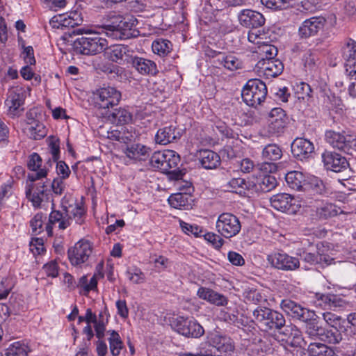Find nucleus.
I'll list each match as a JSON object with an SVG mask.
<instances>
[{"mask_svg": "<svg viewBox=\"0 0 356 356\" xmlns=\"http://www.w3.org/2000/svg\"><path fill=\"white\" fill-rule=\"evenodd\" d=\"M281 309L293 318L305 323L307 343L311 341H323L328 343L336 344L341 339V334L338 330H325L318 325L317 315L315 312L302 307L300 304L291 299H283L280 302Z\"/></svg>", "mask_w": 356, "mask_h": 356, "instance_id": "obj_1", "label": "nucleus"}, {"mask_svg": "<svg viewBox=\"0 0 356 356\" xmlns=\"http://www.w3.org/2000/svg\"><path fill=\"white\" fill-rule=\"evenodd\" d=\"M136 19L132 16L124 17L110 14L102 25L107 35L115 39L126 40L133 37V29L136 25Z\"/></svg>", "mask_w": 356, "mask_h": 356, "instance_id": "obj_2", "label": "nucleus"}, {"mask_svg": "<svg viewBox=\"0 0 356 356\" xmlns=\"http://www.w3.org/2000/svg\"><path fill=\"white\" fill-rule=\"evenodd\" d=\"M252 321L264 331L280 330L286 323L282 314L262 306H257L252 310Z\"/></svg>", "mask_w": 356, "mask_h": 356, "instance_id": "obj_3", "label": "nucleus"}, {"mask_svg": "<svg viewBox=\"0 0 356 356\" xmlns=\"http://www.w3.org/2000/svg\"><path fill=\"white\" fill-rule=\"evenodd\" d=\"M86 36L78 38L73 42V49L76 54L95 55L107 48L108 41L96 33H86Z\"/></svg>", "mask_w": 356, "mask_h": 356, "instance_id": "obj_4", "label": "nucleus"}, {"mask_svg": "<svg viewBox=\"0 0 356 356\" xmlns=\"http://www.w3.org/2000/svg\"><path fill=\"white\" fill-rule=\"evenodd\" d=\"M325 136L326 141L333 148L350 155L356 152V134L351 131L328 130Z\"/></svg>", "mask_w": 356, "mask_h": 356, "instance_id": "obj_5", "label": "nucleus"}, {"mask_svg": "<svg viewBox=\"0 0 356 356\" xmlns=\"http://www.w3.org/2000/svg\"><path fill=\"white\" fill-rule=\"evenodd\" d=\"M122 95L116 88L111 86L101 88L93 94V105L97 110L102 111V115H108L111 108L117 106Z\"/></svg>", "mask_w": 356, "mask_h": 356, "instance_id": "obj_6", "label": "nucleus"}, {"mask_svg": "<svg viewBox=\"0 0 356 356\" xmlns=\"http://www.w3.org/2000/svg\"><path fill=\"white\" fill-rule=\"evenodd\" d=\"M266 95V83L259 79H252L248 81L241 92L243 102L252 107L260 105L265 100Z\"/></svg>", "mask_w": 356, "mask_h": 356, "instance_id": "obj_7", "label": "nucleus"}, {"mask_svg": "<svg viewBox=\"0 0 356 356\" xmlns=\"http://www.w3.org/2000/svg\"><path fill=\"white\" fill-rule=\"evenodd\" d=\"M267 261L272 267L282 271H295L300 268V259L281 250L268 255Z\"/></svg>", "mask_w": 356, "mask_h": 356, "instance_id": "obj_8", "label": "nucleus"}, {"mask_svg": "<svg viewBox=\"0 0 356 356\" xmlns=\"http://www.w3.org/2000/svg\"><path fill=\"white\" fill-rule=\"evenodd\" d=\"M216 226L218 232L226 238L235 236L241 229L239 219L230 213L220 214L218 218Z\"/></svg>", "mask_w": 356, "mask_h": 356, "instance_id": "obj_9", "label": "nucleus"}, {"mask_svg": "<svg viewBox=\"0 0 356 356\" xmlns=\"http://www.w3.org/2000/svg\"><path fill=\"white\" fill-rule=\"evenodd\" d=\"M277 332L276 334L277 340L284 341L291 347L301 346L302 343L306 345L308 342L302 338L301 331L295 325L284 324V327Z\"/></svg>", "mask_w": 356, "mask_h": 356, "instance_id": "obj_10", "label": "nucleus"}, {"mask_svg": "<svg viewBox=\"0 0 356 356\" xmlns=\"http://www.w3.org/2000/svg\"><path fill=\"white\" fill-rule=\"evenodd\" d=\"M24 95L21 88H13L8 90L5 105L8 107L7 114L12 118L20 115L23 108L20 107L24 104Z\"/></svg>", "mask_w": 356, "mask_h": 356, "instance_id": "obj_11", "label": "nucleus"}, {"mask_svg": "<svg viewBox=\"0 0 356 356\" xmlns=\"http://www.w3.org/2000/svg\"><path fill=\"white\" fill-rule=\"evenodd\" d=\"M315 300H313L314 305L317 307L323 309H333L344 307L347 302L339 295L332 293H319L314 295Z\"/></svg>", "mask_w": 356, "mask_h": 356, "instance_id": "obj_12", "label": "nucleus"}, {"mask_svg": "<svg viewBox=\"0 0 356 356\" xmlns=\"http://www.w3.org/2000/svg\"><path fill=\"white\" fill-rule=\"evenodd\" d=\"M104 55L108 60L118 64L128 63L132 58V51L127 45L117 44L107 48L104 50Z\"/></svg>", "mask_w": 356, "mask_h": 356, "instance_id": "obj_13", "label": "nucleus"}, {"mask_svg": "<svg viewBox=\"0 0 356 356\" xmlns=\"http://www.w3.org/2000/svg\"><path fill=\"white\" fill-rule=\"evenodd\" d=\"M288 118L285 111L281 108H273L268 118V131L270 134L282 133L287 124Z\"/></svg>", "mask_w": 356, "mask_h": 356, "instance_id": "obj_14", "label": "nucleus"}, {"mask_svg": "<svg viewBox=\"0 0 356 356\" xmlns=\"http://www.w3.org/2000/svg\"><path fill=\"white\" fill-rule=\"evenodd\" d=\"M92 253L90 244L88 241H80L67 252L68 258L74 266L80 265L86 261Z\"/></svg>", "mask_w": 356, "mask_h": 356, "instance_id": "obj_15", "label": "nucleus"}, {"mask_svg": "<svg viewBox=\"0 0 356 356\" xmlns=\"http://www.w3.org/2000/svg\"><path fill=\"white\" fill-rule=\"evenodd\" d=\"M325 24L323 17H312L305 19L298 29V35L301 38H308L316 35L321 31Z\"/></svg>", "mask_w": 356, "mask_h": 356, "instance_id": "obj_16", "label": "nucleus"}, {"mask_svg": "<svg viewBox=\"0 0 356 356\" xmlns=\"http://www.w3.org/2000/svg\"><path fill=\"white\" fill-rule=\"evenodd\" d=\"M291 152L298 160L306 161L312 157L314 145L307 139L297 138L291 144Z\"/></svg>", "mask_w": 356, "mask_h": 356, "instance_id": "obj_17", "label": "nucleus"}, {"mask_svg": "<svg viewBox=\"0 0 356 356\" xmlns=\"http://www.w3.org/2000/svg\"><path fill=\"white\" fill-rule=\"evenodd\" d=\"M26 197L34 207L39 208L44 197L48 199V191L44 182L29 184L26 187Z\"/></svg>", "mask_w": 356, "mask_h": 356, "instance_id": "obj_18", "label": "nucleus"}, {"mask_svg": "<svg viewBox=\"0 0 356 356\" xmlns=\"http://www.w3.org/2000/svg\"><path fill=\"white\" fill-rule=\"evenodd\" d=\"M257 67L259 73L267 79L280 75L284 70L283 63L278 59L262 58Z\"/></svg>", "mask_w": 356, "mask_h": 356, "instance_id": "obj_19", "label": "nucleus"}, {"mask_svg": "<svg viewBox=\"0 0 356 356\" xmlns=\"http://www.w3.org/2000/svg\"><path fill=\"white\" fill-rule=\"evenodd\" d=\"M322 158L325 168L335 172H341L349 166L346 158L336 152H325Z\"/></svg>", "mask_w": 356, "mask_h": 356, "instance_id": "obj_20", "label": "nucleus"}, {"mask_svg": "<svg viewBox=\"0 0 356 356\" xmlns=\"http://www.w3.org/2000/svg\"><path fill=\"white\" fill-rule=\"evenodd\" d=\"M129 64L143 76H155L159 73L156 63L146 58L133 56Z\"/></svg>", "mask_w": 356, "mask_h": 356, "instance_id": "obj_21", "label": "nucleus"}, {"mask_svg": "<svg viewBox=\"0 0 356 356\" xmlns=\"http://www.w3.org/2000/svg\"><path fill=\"white\" fill-rule=\"evenodd\" d=\"M241 25L246 28L255 29L262 26L265 24L263 15L257 11L244 9L238 16Z\"/></svg>", "mask_w": 356, "mask_h": 356, "instance_id": "obj_22", "label": "nucleus"}, {"mask_svg": "<svg viewBox=\"0 0 356 356\" xmlns=\"http://www.w3.org/2000/svg\"><path fill=\"white\" fill-rule=\"evenodd\" d=\"M204 333V328L196 321L179 316V334L186 337L198 338Z\"/></svg>", "mask_w": 356, "mask_h": 356, "instance_id": "obj_23", "label": "nucleus"}, {"mask_svg": "<svg viewBox=\"0 0 356 356\" xmlns=\"http://www.w3.org/2000/svg\"><path fill=\"white\" fill-rule=\"evenodd\" d=\"M271 206L280 211L293 213L296 211L295 200L289 194L279 193L273 195L270 199Z\"/></svg>", "mask_w": 356, "mask_h": 356, "instance_id": "obj_24", "label": "nucleus"}, {"mask_svg": "<svg viewBox=\"0 0 356 356\" xmlns=\"http://www.w3.org/2000/svg\"><path fill=\"white\" fill-rule=\"evenodd\" d=\"M62 212L57 210H52L49 217V224L46 226L47 232L49 235L52 233V225L58 222V227L60 229H65L70 225V219L72 216L68 214L67 207H65Z\"/></svg>", "mask_w": 356, "mask_h": 356, "instance_id": "obj_25", "label": "nucleus"}, {"mask_svg": "<svg viewBox=\"0 0 356 356\" xmlns=\"http://www.w3.org/2000/svg\"><path fill=\"white\" fill-rule=\"evenodd\" d=\"M140 134L132 126L122 127L120 130L111 132L109 138L116 141L129 144L138 140Z\"/></svg>", "mask_w": 356, "mask_h": 356, "instance_id": "obj_26", "label": "nucleus"}, {"mask_svg": "<svg viewBox=\"0 0 356 356\" xmlns=\"http://www.w3.org/2000/svg\"><path fill=\"white\" fill-rule=\"evenodd\" d=\"M151 149L140 143L128 145L124 153L126 156L135 161H145L149 156Z\"/></svg>", "mask_w": 356, "mask_h": 356, "instance_id": "obj_27", "label": "nucleus"}, {"mask_svg": "<svg viewBox=\"0 0 356 356\" xmlns=\"http://www.w3.org/2000/svg\"><path fill=\"white\" fill-rule=\"evenodd\" d=\"M208 339L216 349V353H228L234 350L232 339L226 336L220 335L218 332H211L208 334Z\"/></svg>", "mask_w": 356, "mask_h": 356, "instance_id": "obj_28", "label": "nucleus"}, {"mask_svg": "<svg viewBox=\"0 0 356 356\" xmlns=\"http://www.w3.org/2000/svg\"><path fill=\"white\" fill-rule=\"evenodd\" d=\"M197 295L200 298L218 307L225 306L228 303L227 297L209 288H199Z\"/></svg>", "mask_w": 356, "mask_h": 356, "instance_id": "obj_29", "label": "nucleus"}, {"mask_svg": "<svg viewBox=\"0 0 356 356\" xmlns=\"http://www.w3.org/2000/svg\"><path fill=\"white\" fill-rule=\"evenodd\" d=\"M285 180L291 189L297 191H305L309 186L305 175L300 171H291L286 173Z\"/></svg>", "mask_w": 356, "mask_h": 356, "instance_id": "obj_30", "label": "nucleus"}, {"mask_svg": "<svg viewBox=\"0 0 356 356\" xmlns=\"http://www.w3.org/2000/svg\"><path fill=\"white\" fill-rule=\"evenodd\" d=\"M198 159L202 166L205 169H215L220 164L219 155L209 149L200 150Z\"/></svg>", "mask_w": 356, "mask_h": 356, "instance_id": "obj_31", "label": "nucleus"}, {"mask_svg": "<svg viewBox=\"0 0 356 356\" xmlns=\"http://www.w3.org/2000/svg\"><path fill=\"white\" fill-rule=\"evenodd\" d=\"M178 154L174 150H167L166 162L164 163V172L171 180L178 181Z\"/></svg>", "mask_w": 356, "mask_h": 356, "instance_id": "obj_32", "label": "nucleus"}, {"mask_svg": "<svg viewBox=\"0 0 356 356\" xmlns=\"http://www.w3.org/2000/svg\"><path fill=\"white\" fill-rule=\"evenodd\" d=\"M104 117L112 120L113 122L121 124H128L132 120L131 113L125 108H113Z\"/></svg>", "mask_w": 356, "mask_h": 356, "instance_id": "obj_33", "label": "nucleus"}, {"mask_svg": "<svg viewBox=\"0 0 356 356\" xmlns=\"http://www.w3.org/2000/svg\"><path fill=\"white\" fill-rule=\"evenodd\" d=\"M216 349L212 346L210 339L202 342L196 352L179 351V356H216Z\"/></svg>", "mask_w": 356, "mask_h": 356, "instance_id": "obj_34", "label": "nucleus"}, {"mask_svg": "<svg viewBox=\"0 0 356 356\" xmlns=\"http://www.w3.org/2000/svg\"><path fill=\"white\" fill-rule=\"evenodd\" d=\"M298 255L300 256V259L310 265H316L318 264H325L328 265L330 264V258L327 256L320 254L318 252L303 251L302 252L299 253Z\"/></svg>", "mask_w": 356, "mask_h": 356, "instance_id": "obj_35", "label": "nucleus"}, {"mask_svg": "<svg viewBox=\"0 0 356 356\" xmlns=\"http://www.w3.org/2000/svg\"><path fill=\"white\" fill-rule=\"evenodd\" d=\"M282 156L281 147L275 143L265 145L262 149L261 158L264 161H276Z\"/></svg>", "mask_w": 356, "mask_h": 356, "instance_id": "obj_36", "label": "nucleus"}, {"mask_svg": "<svg viewBox=\"0 0 356 356\" xmlns=\"http://www.w3.org/2000/svg\"><path fill=\"white\" fill-rule=\"evenodd\" d=\"M25 132L30 138L33 140H40L47 135L45 127L39 120L32 121L31 124L25 128Z\"/></svg>", "mask_w": 356, "mask_h": 356, "instance_id": "obj_37", "label": "nucleus"}, {"mask_svg": "<svg viewBox=\"0 0 356 356\" xmlns=\"http://www.w3.org/2000/svg\"><path fill=\"white\" fill-rule=\"evenodd\" d=\"M31 352V348L22 341L10 344L5 351L6 356H28Z\"/></svg>", "mask_w": 356, "mask_h": 356, "instance_id": "obj_38", "label": "nucleus"}, {"mask_svg": "<svg viewBox=\"0 0 356 356\" xmlns=\"http://www.w3.org/2000/svg\"><path fill=\"white\" fill-rule=\"evenodd\" d=\"M175 129L172 127H165L159 129L155 136L157 143L167 145L176 139Z\"/></svg>", "mask_w": 356, "mask_h": 356, "instance_id": "obj_39", "label": "nucleus"}, {"mask_svg": "<svg viewBox=\"0 0 356 356\" xmlns=\"http://www.w3.org/2000/svg\"><path fill=\"white\" fill-rule=\"evenodd\" d=\"M56 18V22L59 23L58 27H74L80 25L83 19L80 17V15L77 13H71L67 17L60 15L56 17H54L53 19Z\"/></svg>", "mask_w": 356, "mask_h": 356, "instance_id": "obj_40", "label": "nucleus"}, {"mask_svg": "<svg viewBox=\"0 0 356 356\" xmlns=\"http://www.w3.org/2000/svg\"><path fill=\"white\" fill-rule=\"evenodd\" d=\"M218 61L225 68L234 71L243 67V62L234 55L222 56Z\"/></svg>", "mask_w": 356, "mask_h": 356, "instance_id": "obj_41", "label": "nucleus"}, {"mask_svg": "<svg viewBox=\"0 0 356 356\" xmlns=\"http://www.w3.org/2000/svg\"><path fill=\"white\" fill-rule=\"evenodd\" d=\"M152 49L154 54L164 56L171 51L172 44L168 40L159 39L153 42Z\"/></svg>", "mask_w": 356, "mask_h": 356, "instance_id": "obj_42", "label": "nucleus"}, {"mask_svg": "<svg viewBox=\"0 0 356 356\" xmlns=\"http://www.w3.org/2000/svg\"><path fill=\"white\" fill-rule=\"evenodd\" d=\"M341 212L340 207L332 203H326L317 209L319 217L324 219L336 216Z\"/></svg>", "mask_w": 356, "mask_h": 356, "instance_id": "obj_43", "label": "nucleus"}, {"mask_svg": "<svg viewBox=\"0 0 356 356\" xmlns=\"http://www.w3.org/2000/svg\"><path fill=\"white\" fill-rule=\"evenodd\" d=\"M259 190L262 192H268L275 188L277 180L274 176L266 175L257 180Z\"/></svg>", "mask_w": 356, "mask_h": 356, "instance_id": "obj_44", "label": "nucleus"}, {"mask_svg": "<svg viewBox=\"0 0 356 356\" xmlns=\"http://www.w3.org/2000/svg\"><path fill=\"white\" fill-rule=\"evenodd\" d=\"M343 58L345 62L356 60V42L349 39L343 47Z\"/></svg>", "mask_w": 356, "mask_h": 356, "instance_id": "obj_45", "label": "nucleus"}, {"mask_svg": "<svg viewBox=\"0 0 356 356\" xmlns=\"http://www.w3.org/2000/svg\"><path fill=\"white\" fill-rule=\"evenodd\" d=\"M167 150L161 152L160 151L155 152L149 159L150 165L156 169H159L164 172V163L166 162Z\"/></svg>", "mask_w": 356, "mask_h": 356, "instance_id": "obj_46", "label": "nucleus"}, {"mask_svg": "<svg viewBox=\"0 0 356 356\" xmlns=\"http://www.w3.org/2000/svg\"><path fill=\"white\" fill-rule=\"evenodd\" d=\"M179 168V192L181 193L193 194L195 188L191 180L184 178L185 172Z\"/></svg>", "mask_w": 356, "mask_h": 356, "instance_id": "obj_47", "label": "nucleus"}, {"mask_svg": "<svg viewBox=\"0 0 356 356\" xmlns=\"http://www.w3.org/2000/svg\"><path fill=\"white\" fill-rule=\"evenodd\" d=\"M232 192L241 193L248 188V183L243 178H233L228 182Z\"/></svg>", "mask_w": 356, "mask_h": 356, "instance_id": "obj_48", "label": "nucleus"}, {"mask_svg": "<svg viewBox=\"0 0 356 356\" xmlns=\"http://www.w3.org/2000/svg\"><path fill=\"white\" fill-rule=\"evenodd\" d=\"M312 189L315 193L327 195L330 193V190L325 186L322 180L315 179L312 183H309L307 190Z\"/></svg>", "mask_w": 356, "mask_h": 356, "instance_id": "obj_49", "label": "nucleus"}, {"mask_svg": "<svg viewBox=\"0 0 356 356\" xmlns=\"http://www.w3.org/2000/svg\"><path fill=\"white\" fill-rule=\"evenodd\" d=\"M179 227L183 232L187 235H193L196 237H199L203 232L202 229L199 226L188 224L182 220H179Z\"/></svg>", "mask_w": 356, "mask_h": 356, "instance_id": "obj_50", "label": "nucleus"}, {"mask_svg": "<svg viewBox=\"0 0 356 356\" xmlns=\"http://www.w3.org/2000/svg\"><path fill=\"white\" fill-rule=\"evenodd\" d=\"M302 61L306 68L309 70H314L317 66L318 58L316 54L309 50L305 53L302 57Z\"/></svg>", "mask_w": 356, "mask_h": 356, "instance_id": "obj_51", "label": "nucleus"}, {"mask_svg": "<svg viewBox=\"0 0 356 356\" xmlns=\"http://www.w3.org/2000/svg\"><path fill=\"white\" fill-rule=\"evenodd\" d=\"M203 236L204 239L216 249H220L223 245L224 240L221 235L220 236L213 232H208L204 234Z\"/></svg>", "mask_w": 356, "mask_h": 356, "instance_id": "obj_52", "label": "nucleus"}, {"mask_svg": "<svg viewBox=\"0 0 356 356\" xmlns=\"http://www.w3.org/2000/svg\"><path fill=\"white\" fill-rule=\"evenodd\" d=\"M49 148L54 161H57L60 158L59 139L54 136L49 137Z\"/></svg>", "mask_w": 356, "mask_h": 356, "instance_id": "obj_53", "label": "nucleus"}, {"mask_svg": "<svg viewBox=\"0 0 356 356\" xmlns=\"http://www.w3.org/2000/svg\"><path fill=\"white\" fill-rule=\"evenodd\" d=\"M195 201L193 194L181 193L179 192V209H190Z\"/></svg>", "mask_w": 356, "mask_h": 356, "instance_id": "obj_54", "label": "nucleus"}, {"mask_svg": "<svg viewBox=\"0 0 356 356\" xmlns=\"http://www.w3.org/2000/svg\"><path fill=\"white\" fill-rule=\"evenodd\" d=\"M42 164V159L37 153H33L27 163L28 168L31 171H36L40 169Z\"/></svg>", "mask_w": 356, "mask_h": 356, "instance_id": "obj_55", "label": "nucleus"}, {"mask_svg": "<svg viewBox=\"0 0 356 356\" xmlns=\"http://www.w3.org/2000/svg\"><path fill=\"white\" fill-rule=\"evenodd\" d=\"M129 279L135 284H139L144 281L145 275L138 268L129 269L127 271Z\"/></svg>", "mask_w": 356, "mask_h": 356, "instance_id": "obj_56", "label": "nucleus"}, {"mask_svg": "<svg viewBox=\"0 0 356 356\" xmlns=\"http://www.w3.org/2000/svg\"><path fill=\"white\" fill-rule=\"evenodd\" d=\"M56 162V172L60 176L58 178L67 179L70 175V170L65 161L58 160Z\"/></svg>", "mask_w": 356, "mask_h": 356, "instance_id": "obj_57", "label": "nucleus"}, {"mask_svg": "<svg viewBox=\"0 0 356 356\" xmlns=\"http://www.w3.org/2000/svg\"><path fill=\"white\" fill-rule=\"evenodd\" d=\"M325 321L334 330H337V326L340 323L341 317L331 312H325L323 314Z\"/></svg>", "mask_w": 356, "mask_h": 356, "instance_id": "obj_58", "label": "nucleus"}, {"mask_svg": "<svg viewBox=\"0 0 356 356\" xmlns=\"http://www.w3.org/2000/svg\"><path fill=\"white\" fill-rule=\"evenodd\" d=\"M30 250L33 254H40L44 250L43 240L40 238H33L30 243Z\"/></svg>", "mask_w": 356, "mask_h": 356, "instance_id": "obj_59", "label": "nucleus"}, {"mask_svg": "<svg viewBox=\"0 0 356 356\" xmlns=\"http://www.w3.org/2000/svg\"><path fill=\"white\" fill-rule=\"evenodd\" d=\"M46 275L49 277H56L58 275V264L55 261H51L43 266Z\"/></svg>", "mask_w": 356, "mask_h": 356, "instance_id": "obj_60", "label": "nucleus"}, {"mask_svg": "<svg viewBox=\"0 0 356 356\" xmlns=\"http://www.w3.org/2000/svg\"><path fill=\"white\" fill-rule=\"evenodd\" d=\"M260 171L264 174L273 173L277 171V166L275 161H264L258 165Z\"/></svg>", "mask_w": 356, "mask_h": 356, "instance_id": "obj_61", "label": "nucleus"}, {"mask_svg": "<svg viewBox=\"0 0 356 356\" xmlns=\"http://www.w3.org/2000/svg\"><path fill=\"white\" fill-rule=\"evenodd\" d=\"M30 223L33 232L36 234H40L42 228V214L37 213L31 220Z\"/></svg>", "mask_w": 356, "mask_h": 356, "instance_id": "obj_62", "label": "nucleus"}, {"mask_svg": "<svg viewBox=\"0 0 356 356\" xmlns=\"http://www.w3.org/2000/svg\"><path fill=\"white\" fill-rule=\"evenodd\" d=\"M64 180L62 178H55L54 179L52 183H51V189H52V191L56 194V195H61L63 194L64 190H65V184L64 183Z\"/></svg>", "mask_w": 356, "mask_h": 356, "instance_id": "obj_63", "label": "nucleus"}, {"mask_svg": "<svg viewBox=\"0 0 356 356\" xmlns=\"http://www.w3.org/2000/svg\"><path fill=\"white\" fill-rule=\"evenodd\" d=\"M345 70L350 80H356V60L345 62Z\"/></svg>", "mask_w": 356, "mask_h": 356, "instance_id": "obj_64", "label": "nucleus"}]
</instances>
